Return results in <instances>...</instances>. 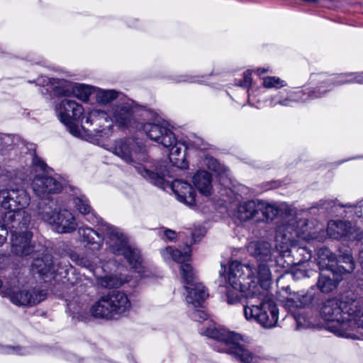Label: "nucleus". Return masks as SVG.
<instances>
[{
	"label": "nucleus",
	"instance_id": "nucleus-1",
	"mask_svg": "<svg viewBox=\"0 0 363 363\" xmlns=\"http://www.w3.org/2000/svg\"><path fill=\"white\" fill-rule=\"evenodd\" d=\"M101 230L104 237L97 231L89 227L78 229V234L83 242L93 245L94 250L100 249L103 240L106 239L111 251L116 255H123L130 265L136 267L141 262L138 250L132 248L121 230L107 223H101Z\"/></svg>",
	"mask_w": 363,
	"mask_h": 363
},
{
	"label": "nucleus",
	"instance_id": "nucleus-2",
	"mask_svg": "<svg viewBox=\"0 0 363 363\" xmlns=\"http://www.w3.org/2000/svg\"><path fill=\"white\" fill-rule=\"evenodd\" d=\"M359 300H327L320 311L322 318L327 322L326 329L337 336L356 337V335L352 333V324L355 313L359 312Z\"/></svg>",
	"mask_w": 363,
	"mask_h": 363
},
{
	"label": "nucleus",
	"instance_id": "nucleus-3",
	"mask_svg": "<svg viewBox=\"0 0 363 363\" xmlns=\"http://www.w3.org/2000/svg\"><path fill=\"white\" fill-rule=\"evenodd\" d=\"M110 150L128 164L133 165L137 172L144 178L156 186L164 184V177L168 175L165 167H156L155 171L148 169L147 164L142 165L147 159L145 147L134 139L120 140L111 146Z\"/></svg>",
	"mask_w": 363,
	"mask_h": 363
},
{
	"label": "nucleus",
	"instance_id": "nucleus-4",
	"mask_svg": "<svg viewBox=\"0 0 363 363\" xmlns=\"http://www.w3.org/2000/svg\"><path fill=\"white\" fill-rule=\"evenodd\" d=\"M30 197L22 189H5L0 191V206L7 210L2 218L9 228H28L30 217L23 211L29 205Z\"/></svg>",
	"mask_w": 363,
	"mask_h": 363
},
{
	"label": "nucleus",
	"instance_id": "nucleus-5",
	"mask_svg": "<svg viewBox=\"0 0 363 363\" xmlns=\"http://www.w3.org/2000/svg\"><path fill=\"white\" fill-rule=\"evenodd\" d=\"M206 335L217 340L218 350L233 355L242 363H261L262 357L241 343V336L225 329L208 328Z\"/></svg>",
	"mask_w": 363,
	"mask_h": 363
},
{
	"label": "nucleus",
	"instance_id": "nucleus-6",
	"mask_svg": "<svg viewBox=\"0 0 363 363\" xmlns=\"http://www.w3.org/2000/svg\"><path fill=\"white\" fill-rule=\"evenodd\" d=\"M130 308L128 296L120 291H113L101 296L90 308L91 314L99 318L117 319Z\"/></svg>",
	"mask_w": 363,
	"mask_h": 363
},
{
	"label": "nucleus",
	"instance_id": "nucleus-7",
	"mask_svg": "<svg viewBox=\"0 0 363 363\" xmlns=\"http://www.w3.org/2000/svg\"><path fill=\"white\" fill-rule=\"evenodd\" d=\"M254 277V272L250 265H244L239 262H232L227 274V301L230 305L238 303L242 296L241 292L245 290V277ZM249 284V283H246Z\"/></svg>",
	"mask_w": 363,
	"mask_h": 363
},
{
	"label": "nucleus",
	"instance_id": "nucleus-8",
	"mask_svg": "<svg viewBox=\"0 0 363 363\" xmlns=\"http://www.w3.org/2000/svg\"><path fill=\"white\" fill-rule=\"evenodd\" d=\"M45 204L39 212L42 219L54 226L55 230L60 233H66L74 231L77 226L73 214L66 208H53V203Z\"/></svg>",
	"mask_w": 363,
	"mask_h": 363
},
{
	"label": "nucleus",
	"instance_id": "nucleus-9",
	"mask_svg": "<svg viewBox=\"0 0 363 363\" xmlns=\"http://www.w3.org/2000/svg\"><path fill=\"white\" fill-rule=\"evenodd\" d=\"M244 314L247 320H254L266 328L274 327L278 321V309L272 297H267L259 305L245 306Z\"/></svg>",
	"mask_w": 363,
	"mask_h": 363
},
{
	"label": "nucleus",
	"instance_id": "nucleus-10",
	"mask_svg": "<svg viewBox=\"0 0 363 363\" xmlns=\"http://www.w3.org/2000/svg\"><path fill=\"white\" fill-rule=\"evenodd\" d=\"M55 110L60 121L66 125L72 135L83 138L81 128L75 123L83 114L82 105L74 100L63 99L55 105Z\"/></svg>",
	"mask_w": 363,
	"mask_h": 363
},
{
	"label": "nucleus",
	"instance_id": "nucleus-11",
	"mask_svg": "<svg viewBox=\"0 0 363 363\" xmlns=\"http://www.w3.org/2000/svg\"><path fill=\"white\" fill-rule=\"evenodd\" d=\"M181 274L188 286H185L187 292L186 302L194 307L201 306L208 296L205 286L199 282H194V273L191 264H184L181 267Z\"/></svg>",
	"mask_w": 363,
	"mask_h": 363
},
{
	"label": "nucleus",
	"instance_id": "nucleus-12",
	"mask_svg": "<svg viewBox=\"0 0 363 363\" xmlns=\"http://www.w3.org/2000/svg\"><path fill=\"white\" fill-rule=\"evenodd\" d=\"M12 303L18 306L31 307L45 300L47 294L44 290L37 289L9 290L6 292Z\"/></svg>",
	"mask_w": 363,
	"mask_h": 363
},
{
	"label": "nucleus",
	"instance_id": "nucleus-13",
	"mask_svg": "<svg viewBox=\"0 0 363 363\" xmlns=\"http://www.w3.org/2000/svg\"><path fill=\"white\" fill-rule=\"evenodd\" d=\"M143 130L150 139L162 144L164 147H169L175 143L174 133L162 125L147 123L143 125Z\"/></svg>",
	"mask_w": 363,
	"mask_h": 363
},
{
	"label": "nucleus",
	"instance_id": "nucleus-14",
	"mask_svg": "<svg viewBox=\"0 0 363 363\" xmlns=\"http://www.w3.org/2000/svg\"><path fill=\"white\" fill-rule=\"evenodd\" d=\"M32 188L38 196L45 199L48 194L60 192L62 186L60 182L52 177L38 175L33 179Z\"/></svg>",
	"mask_w": 363,
	"mask_h": 363
},
{
	"label": "nucleus",
	"instance_id": "nucleus-15",
	"mask_svg": "<svg viewBox=\"0 0 363 363\" xmlns=\"http://www.w3.org/2000/svg\"><path fill=\"white\" fill-rule=\"evenodd\" d=\"M109 121L106 112L99 110H93L83 117L81 128L88 135H96L102 132V128Z\"/></svg>",
	"mask_w": 363,
	"mask_h": 363
},
{
	"label": "nucleus",
	"instance_id": "nucleus-16",
	"mask_svg": "<svg viewBox=\"0 0 363 363\" xmlns=\"http://www.w3.org/2000/svg\"><path fill=\"white\" fill-rule=\"evenodd\" d=\"M33 234L30 231L18 233L11 232V252L20 257L27 256L34 251V245L31 243Z\"/></svg>",
	"mask_w": 363,
	"mask_h": 363
},
{
	"label": "nucleus",
	"instance_id": "nucleus-17",
	"mask_svg": "<svg viewBox=\"0 0 363 363\" xmlns=\"http://www.w3.org/2000/svg\"><path fill=\"white\" fill-rule=\"evenodd\" d=\"M357 229L352 226L350 221L346 220H331L328 225V234L334 239L347 238L348 239L361 238L358 234L354 235Z\"/></svg>",
	"mask_w": 363,
	"mask_h": 363
},
{
	"label": "nucleus",
	"instance_id": "nucleus-18",
	"mask_svg": "<svg viewBox=\"0 0 363 363\" xmlns=\"http://www.w3.org/2000/svg\"><path fill=\"white\" fill-rule=\"evenodd\" d=\"M195 233H191V238L190 241H186V249L184 252H182L178 249H174L172 247H167L162 251V255L164 260L170 261L173 260L177 263H180L181 266L184 264H189L185 263L188 262L191 258V250L189 246L196 242ZM182 267H180L181 268Z\"/></svg>",
	"mask_w": 363,
	"mask_h": 363
},
{
	"label": "nucleus",
	"instance_id": "nucleus-19",
	"mask_svg": "<svg viewBox=\"0 0 363 363\" xmlns=\"http://www.w3.org/2000/svg\"><path fill=\"white\" fill-rule=\"evenodd\" d=\"M342 275L335 269H326L320 271L317 286L322 292L332 291L342 280Z\"/></svg>",
	"mask_w": 363,
	"mask_h": 363
},
{
	"label": "nucleus",
	"instance_id": "nucleus-20",
	"mask_svg": "<svg viewBox=\"0 0 363 363\" xmlns=\"http://www.w3.org/2000/svg\"><path fill=\"white\" fill-rule=\"evenodd\" d=\"M171 186L179 201L189 206L195 204V192L190 184L181 179H175Z\"/></svg>",
	"mask_w": 363,
	"mask_h": 363
},
{
	"label": "nucleus",
	"instance_id": "nucleus-21",
	"mask_svg": "<svg viewBox=\"0 0 363 363\" xmlns=\"http://www.w3.org/2000/svg\"><path fill=\"white\" fill-rule=\"evenodd\" d=\"M31 267L33 272L45 277L50 275L55 278L59 269L58 265L54 262L52 257L49 255H45L42 258L35 259Z\"/></svg>",
	"mask_w": 363,
	"mask_h": 363
},
{
	"label": "nucleus",
	"instance_id": "nucleus-22",
	"mask_svg": "<svg viewBox=\"0 0 363 363\" xmlns=\"http://www.w3.org/2000/svg\"><path fill=\"white\" fill-rule=\"evenodd\" d=\"M352 73L342 74L334 79H330L324 82L325 85H321L313 90H311L308 92V98L302 99V101L307 99H315L317 98L322 97L328 91L331 90L334 86L342 85L348 83L347 81L349 79H345V77H352Z\"/></svg>",
	"mask_w": 363,
	"mask_h": 363
},
{
	"label": "nucleus",
	"instance_id": "nucleus-23",
	"mask_svg": "<svg viewBox=\"0 0 363 363\" xmlns=\"http://www.w3.org/2000/svg\"><path fill=\"white\" fill-rule=\"evenodd\" d=\"M247 251L257 261L263 262L272 259L273 250L269 242L265 241H254L249 243Z\"/></svg>",
	"mask_w": 363,
	"mask_h": 363
},
{
	"label": "nucleus",
	"instance_id": "nucleus-24",
	"mask_svg": "<svg viewBox=\"0 0 363 363\" xmlns=\"http://www.w3.org/2000/svg\"><path fill=\"white\" fill-rule=\"evenodd\" d=\"M294 229L291 225L279 226L276 231V248L281 252L289 251L294 240L293 232Z\"/></svg>",
	"mask_w": 363,
	"mask_h": 363
},
{
	"label": "nucleus",
	"instance_id": "nucleus-25",
	"mask_svg": "<svg viewBox=\"0 0 363 363\" xmlns=\"http://www.w3.org/2000/svg\"><path fill=\"white\" fill-rule=\"evenodd\" d=\"M76 208L80 213L86 216V219L91 224L99 223L101 218H99L91 206L87 198L84 195H80L74 199Z\"/></svg>",
	"mask_w": 363,
	"mask_h": 363
},
{
	"label": "nucleus",
	"instance_id": "nucleus-26",
	"mask_svg": "<svg viewBox=\"0 0 363 363\" xmlns=\"http://www.w3.org/2000/svg\"><path fill=\"white\" fill-rule=\"evenodd\" d=\"M258 204L259 200H251L241 203L238 208V218L242 221L257 218L259 214Z\"/></svg>",
	"mask_w": 363,
	"mask_h": 363
},
{
	"label": "nucleus",
	"instance_id": "nucleus-27",
	"mask_svg": "<svg viewBox=\"0 0 363 363\" xmlns=\"http://www.w3.org/2000/svg\"><path fill=\"white\" fill-rule=\"evenodd\" d=\"M193 182L201 194L209 196L212 191V177L206 171H199L193 177Z\"/></svg>",
	"mask_w": 363,
	"mask_h": 363
},
{
	"label": "nucleus",
	"instance_id": "nucleus-28",
	"mask_svg": "<svg viewBox=\"0 0 363 363\" xmlns=\"http://www.w3.org/2000/svg\"><path fill=\"white\" fill-rule=\"evenodd\" d=\"M316 261L320 271L326 269H336L337 257L327 247H322L318 250Z\"/></svg>",
	"mask_w": 363,
	"mask_h": 363
},
{
	"label": "nucleus",
	"instance_id": "nucleus-29",
	"mask_svg": "<svg viewBox=\"0 0 363 363\" xmlns=\"http://www.w3.org/2000/svg\"><path fill=\"white\" fill-rule=\"evenodd\" d=\"M184 145L181 143H178L175 138V143L169 147V159L170 162L174 165L180 169L186 168L187 163L185 161V153L184 151L182 152V148Z\"/></svg>",
	"mask_w": 363,
	"mask_h": 363
},
{
	"label": "nucleus",
	"instance_id": "nucleus-30",
	"mask_svg": "<svg viewBox=\"0 0 363 363\" xmlns=\"http://www.w3.org/2000/svg\"><path fill=\"white\" fill-rule=\"evenodd\" d=\"M341 254L337 259L336 269L341 274L351 273L354 269V262L350 250L347 249Z\"/></svg>",
	"mask_w": 363,
	"mask_h": 363
},
{
	"label": "nucleus",
	"instance_id": "nucleus-31",
	"mask_svg": "<svg viewBox=\"0 0 363 363\" xmlns=\"http://www.w3.org/2000/svg\"><path fill=\"white\" fill-rule=\"evenodd\" d=\"M114 119L121 126H128L133 120V110L128 105L121 106L113 115Z\"/></svg>",
	"mask_w": 363,
	"mask_h": 363
},
{
	"label": "nucleus",
	"instance_id": "nucleus-32",
	"mask_svg": "<svg viewBox=\"0 0 363 363\" xmlns=\"http://www.w3.org/2000/svg\"><path fill=\"white\" fill-rule=\"evenodd\" d=\"M259 213L261 212L264 219L272 220L278 215L279 210L274 204H270L264 201L259 200L258 204Z\"/></svg>",
	"mask_w": 363,
	"mask_h": 363
},
{
	"label": "nucleus",
	"instance_id": "nucleus-33",
	"mask_svg": "<svg viewBox=\"0 0 363 363\" xmlns=\"http://www.w3.org/2000/svg\"><path fill=\"white\" fill-rule=\"evenodd\" d=\"M271 272L269 267L265 264L260 263L257 270V277L258 282L262 288L267 289L271 282Z\"/></svg>",
	"mask_w": 363,
	"mask_h": 363
},
{
	"label": "nucleus",
	"instance_id": "nucleus-34",
	"mask_svg": "<svg viewBox=\"0 0 363 363\" xmlns=\"http://www.w3.org/2000/svg\"><path fill=\"white\" fill-rule=\"evenodd\" d=\"M125 280L117 275H108L97 278V284L104 288H116L121 286Z\"/></svg>",
	"mask_w": 363,
	"mask_h": 363
},
{
	"label": "nucleus",
	"instance_id": "nucleus-35",
	"mask_svg": "<svg viewBox=\"0 0 363 363\" xmlns=\"http://www.w3.org/2000/svg\"><path fill=\"white\" fill-rule=\"evenodd\" d=\"M315 207L328 213L335 214L337 213V209L342 206L337 204L333 200L321 199L315 204Z\"/></svg>",
	"mask_w": 363,
	"mask_h": 363
},
{
	"label": "nucleus",
	"instance_id": "nucleus-36",
	"mask_svg": "<svg viewBox=\"0 0 363 363\" xmlns=\"http://www.w3.org/2000/svg\"><path fill=\"white\" fill-rule=\"evenodd\" d=\"M118 93L114 90H99L96 95L98 103L106 104L118 97Z\"/></svg>",
	"mask_w": 363,
	"mask_h": 363
},
{
	"label": "nucleus",
	"instance_id": "nucleus-37",
	"mask_svg": "<svg viewBox=\"0 0 363 363\" xmlns=\"http://www.w3.org/2000/svg\"><path fill=\"white\" fill-rule=\"evenodd\" d=\"M48 81L53 84H57V85L55 86L53 89L54 95L57 96H70L71 91L65 81H57L55 79H53L52 81L51 79H48Z\"/></svg>",
	"mask_w": 363,
	"mask_h": 363
},
{
	"label": "nucleus",
	"instance_id": "nucleus-38",
	"mask_svg": "<svg viewBox=\"0 0 363 363\" xmlns=\"http://www.w3.org/2000/svg\"><path fill=\"white\" fill-rule=\"evenodd\" d=\"M72 92L80 100L87 101L91 93V87L84 84L76 85L72 88Z\"/></svg>",
	"mask_w": 363,
	"mask_h": 363
},
{
	"label": "nucleus",
	"instance_id": "nucleus-39",
	"mask_svg": "<svg viewBox=\"0 0 363 363\" xmlns=\"http://www.w3.org/2000/svg\"><path fill=\"white\" fill-rule=\"evenodd\" d=\"M308 263H306V267L302 266L301 267L295 268L292 270L291 274L294 279H300L305 277H310L315 273L313 270H308L307 266Z\"/></svg>",
	"mask_w": 363,
	"mask_h": 363
},
{
	"label": "nucleus",
	"instance_id": "nucleus-40",
	"mask_svg": "<svg viewBox=\"0 0 363 363\" xmlns=\"http://www.w3.org/2000/svg\"><path fill=\"white\" fill-rule=\"evenodd\" d=\"M263 85L266 88H280L284 86V81L276 77H267L263 79Z\"/></svg>",
	"mask_w": 363,
	"mask_h": 363
},
{
	"label": "nucleus",
	"instance_id": "nucleus-41",
	"mask_svg": "<svg viewBox=\"0 0 363 363\" xmlns=\"http://www.w3.org/2000/svg\"><path fill=\"white\" fill-rule=\"evenodd\" d=\"M352 326V333L359 328L363 329V302L360 301L359 312L355 313Z\"/></svg>",
	"mask_w": 363,
	"mask_h": 363
},
{
	"label": "nucleus",
	"instance_id": "nucleus-42",
	"mask_svg": "<svg viewBox=\"0 0 363 363\" xmlns=\"http://www.w3.org/2000/svg\"><path fill=\"white\" fill-rule=\"evenodd\" d=\"M32 166L35 171L47 172L48 166L40 157L36 155L33 157Z\"/></svg>",
	"mask_w": 363,
	"mask_h": 363
},
{
	"label": "nucleus",
	"instance_id": "nucleus-43",
	"mask_svg": "<svg viewBox=\"0 0 363 363\" xmlns=\"http://www.w3.org/2000/svg\"><path fill=\"white\" fill-rule=\"evenodd\" d=\"M1 144L3 147L8 148L11 147L15 140V137L11 135H4L1 137Z\"/></svg>",
	"mask_w": 363,
	"mask_h": 363
},
{
	"label": "nucleus",
	"instance_id": "nucleus-44",
	"mask_svg": "<svg viewBox=\"0 0 363 363\" xmlns=\"http://www.w3.org/2000/svg\"><path fill=\"white\" fill-rule=\"evenodd\" d=\"M191 318L196 321L205 320L208 318L207 313L201 310H194L191 313Z\"/></svg>",
	"mask_w": 363,
	"mask_h": 363
},
{
	"label": "nucleus",
	"instance_id": "nucleus-45",
	"mask_svg": "<svg viewBox=\"0 0 363 363\" xmlns=\"http://www.w3.org/2000/svg\"><path fill=\"white\" fill-rule=\"evenodd\" d=\"M252 73L250 71L244 72L243 81L241 82L240 86L243 87H250L252 84Z\"/></svg>",
	"mask_w": 363,
	"mask_h": 363
},
{
	"label": "nucleus",
	"instance_id": "nucleus-46",
	"mask_svg": "<svg viewBox=\"0 0 363 363\" xmlns=\"http://www.w3.org/2000/svg\"><path fill=\"white\" fill-rule=\"evenodd\" d=\"M177 238V233L175 231L170 229H164L163 230L162 238H165L168 241H173Z\"/></svg>",
	"mask_w": 363,
	"mask_h": 363
},
{
	"label": "nucleus",
	"instance_id": "nucleus-47",
	"mask_svg": "<svg viewBox=\"0 0 363 363\" xmlns=\"http://www.w3.org/2000/svg\"><path fill=\"white\" fill-rule=\"evenodd\" d=\"M4 352L8 354H25V352H22V349L19 347H6L5 348H4Z\"/></svg>",
	"mask_w": 363,
	"mask_h": 363
},
{
	"label": "nucleus",
	"instance_id": "nucleus-48",
	"mask_svg": "<svg viewBox=\"0 0 363 363\" xmlns=\"http://www.w3.org/2000/svg\"><path fill=\"white\" fill-rule=\"evenodd\" d=\"M347 82L363 84V72L356 73L353 77L350 78Z\"/></svg>",
	"mask_w": 363,
	"mask_h": 363
},
{
	"label": "nucleus",
	"instance_id": "nucleus-49",
	"mask_svg": "<svg viewBox=\"0 0 363 363\" xmlns=\"http://www.w3.org/2000/svg\"><path fill=\"white\" fill-rule=\"evenodd\" d=\"M8 230L4 225H0V246L6 240Z\"/></svg>",
	"mask_w": 363,
	"mask_h": 363
},
{
	"label": "nucleus",
	"instance_id": "nucleus-50",
	"mask_svg": "<svg viewBox=\"0 0 363 363\" xmlns=\"http://www.w3.org/2000/svg\"><path fill=\"white\" fill-rule=\"evenodd\" d=\"M176 82H194L196 80L194 79V77H189V76H179L177 79H176Z\"/></svg>",
	"mask_w": 363,
	"mask_h": 363
},
{
	"label": "nucleus",
	"instance_id": "nucleus-51",
	"mask_svg": "<svg viewBox=\"0 0 363 363\" xmlns=\"http://www.w3.org/2000/svg\"><path fill=\"white\" fill-rule=\"evenodd\" d=\"M355 213L357 216L363 217V200L359 203Z\"/></svg>",
	"mask_w": 363,
	"mask_h": 363
},
{
	"label": "nucleus",
	"instance_id": "nucleus-52",
	"mask_svg": "<svg viewBox=\"0 0 363 363\" xmlns=\"http://www.w3.org/2000/svg\"><path fill=\"white\" fill-rule=\"evenodd\" d=\"M294 99H280L278 101L277 104L281 105V106H289L291 102L294 101Z\"/></svg>",
	"mask_w": 363,
	"mask_h": 363
},
{
	"label": "nucleus",
	"instance_id": "nucleus-53",
	"mask_svg": "<svg viewBox=\"0 0 363 363\" xmlns=\"http://www.w3.org/2000/svg\"><path fill=\"white\" fill-rule=\"evenodd\" d=\"M77 263L78 264L86 267H89L90 264L89 262L84 258L78 259Z\"/></svg>",
	"mask_w": 363,
	"mask_h": 363
},
{
	"label": "nucleus",
	"instance_id": "nucleus-54",
	"mask_svg": "<svg viewBox=\"0 0 363 363\" xmlns=\"http://www.w3.org/2000/svg\"><path fill=\"white\" fill-rule=\"evenodd\" d=\"M211 162H212V167L209 164V168L213 171H216L217 170L216 167L218 165V164L216 163V161L213 160H211Z\"/></svg>",
	"mask_w": 363,
	"mask_h": 363
},
{
	"label": "nucleus",
	"instance_id": "nucleus-55",
	"mask_svg": "<svg viewBox=\"0 0 363 363\" xmlns=\"http://www.w3.org/2000/svg\"><path fill=\"white\" fill-rule=\"evenodd\" d=\"M359 262L363 269V250H361L359 252Z\"/></svg>",
	"mask_w": 363,
	"mask_h": 363
},
{
	"label": "nucleus",
	"instance_id": "nucleus-56",
	"mask_svg": "<svg viewBox=\"0 0 363 363\" xmlns=\"http://www.w3.org/2000/svg\"><path fill=\"white\" fill-rule=\"evenodd\" d=\"M265 72H266V70L264 69L259 68L257 69V72L258 74H262L264 73Z\"/></svg>",
	"mask_w": 363,
	"mask_h": 363
}]
</instances>
